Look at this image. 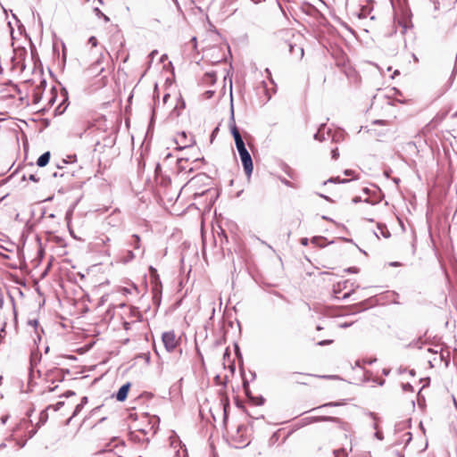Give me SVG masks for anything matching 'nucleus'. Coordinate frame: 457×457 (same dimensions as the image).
<instances>
[{
	"mask_svg": "<svg viewBox=\"0 0 457 457\" xmlns=\"http://www.w3.org/2000/svg\"><path fill=\"white\" fill-rule=\"evenodd\" d=\"M27 49L22 46L13 48V55L11 59L12 68L13 70L19 69L21 72L26 69L25 59L27 57Z\"/></svg>",
	"mask_w": 457,
	"mask_h": 457,
	"instance_id": "1",
	"label": "nucleus"
},
{
	"mask_svg": "<svg viewBox=\"0 0 457 457\" xmlns=\"http://www.w3.org/2000/svg\"><path fill=\"white\" fill-rule=\"evenodd\" d=\"M321 421H331L337 423L338 427L344 430H347L348 424L344 422L342 420L337 417L332 416H313V417H306L302 420L303 425H309L314 422H321Z\"/></svg>",
	"mask_w": 457,
	"mask_h": 457,
	"instance_id": "2",
	"label": "nucleus"
},
{
	"mask_svg": "<svg viewBox=\"0 0 457 457\" xmlns=\"http://www.w3.org/2000/svg\"><path fill=\"white\" fill-rule=\"evenodd\" d=\"M237 150L240 156V160H241L242 165L244 167V170H245L246 176L248 178H250L252 175V172H253V169L252 156L249 154V152L245 146L241 147Z\"/></svg>",
	"mask_w": 457,
	"mask_h": 457,
	"instance_id": "3",
	"label": "nucleus"
},
{
	"mask_svg": "<svg viewBox=\"0 0 457 457\" xmlns=\"http://www.w3.org/2000/svg\"><path fill=\"white\" fill-rule=\"evenodd\" d=\"M162 344L169 353H172L179 345V339L177 338L173 330L163 332L162 335Z\"/></svg>",
	"mask_w": 457,
	"mask_h": 457,
	"instance_id": "4",
	"label": "nucleus"
},
{
	"mask_svg": "<svg viewBox=\"0 0 457 457\" xmlns=\"http://www.w3.org/2000/svg\"><path fill=\"white\" fill-rule=\"evenodd\" d=\"M315 140L320 142H324L328 139H331L332 141H336V135L332 134L330 129H327L326 123H321L317 130V132L313 136Z\"/></svg>",
	"mask_w": 457,
	"mask_h": 457,
	"instance_id": "5",
	"label": "nucleus"
},
{
	"mask_svg": "<svg viewBox=\"0 0 457 457\" xmlns=\"http://www.w3.org/2000/svg\"><path fill=\"white\" fill-rule=\"evenodd\" d=\"M230 120L232 122V124H230V131H231V134H232L233 138L235 140V144H236L237 149H239L241 147L245 146V142L243 140V137H242V136H241L237 127L235 124L233 107L231 108V118H230Z\"/></svg>",
	"mask_w": 457,
	"mask_h": 457,
	"instance_id": "6",
	"label": "nucleus"
},
{
	"mask_svg": "<svg viewBox=\"0 0 457 457\" xmlns=\"http://www.w3.org/2000/svg\"><path fill=\"white\" fill-rule=\"evenodd\" d=\"M286 46L288 47L289 53L296 59L301 60L303 57L304 51L301 46L291 41L286 43Z\"/></svg>",
	"mask_w": 457,
	"mask_h": 457,
	"instance_id": "7",
	"label": "nucleus"
},
{
	"mask_svg": "<svg viewBox=\"0 0 457 457\" xmlns=\"http://www.w3.org/2000/svg\"><path fill=\"white\" fill-rule=\"evenodd\" d=\"M158 424H159V418L153 417L150 419L149 423L145 428H138L137 431L141 432L143 435H147L150 432H152L153 434H155Z\"/></svg>",
	"mask_w": 457,
	"mask_h": 457,
	"instance_id": "8",
	"label": "nucleus"
},
{
	"mask_svg": "<svg viewBox=\"0 0 457 457\" xmlns=\"http://www.w3.org/2000/svg\"><path fill=\"white\" fill-rule=\"evenodd\" d=\"M129 388H130V383L129 382L122 385L120 387V389L118 390V392L116 393V399H117V401L124 402L127 399V397H128V394H129Z\"/></svg>",
	"mask_w": 457,
	"mask_h": 457,
	"instance_id": "9",
	"label": "nucleus"
},
{
	"mask_svg": "<svg viewBox=\"0 0 457 457\" xmlns=\"http://www.w3.org/2000/svg\"><path fill=\"white\" fill-rule=\"evenodd\" d=\"M186 140H187V134H186V132L183 131L179 135V138L176 139V144L179 145L178 146L179 149H185V148L191 146L192 139L189 140V143L186 142Z\"/></svg>",
	"mask_w": 457,
	"mask_h": 457,
	"instance_id": "10",
	"label": "nucleus"
},
{
	"mask_svg": "<svg viewBox=\"0 0 457 457\" xmlns=\"http://www.w3.org/2000/svg\"><path fill=\"white\" fill-rule=\"evenodd\" d=\"M128 244L135 250H141V239L139 236L137 234H134L130 237V239L128 241Z\"/></svg>",
	"mask_w": 457,
	"mask_h": 457,
	"instance_id": "11",
	"label": "nucleus"
},
{
	"mask_svg": "<svg viewBox=\"0 0 457 457\" xmlns=\"http://www.w3.org/2000/svg\"><path fill=\"white\" fill-rule=\"evenodd\" d=\"M50 157H51L50 152H46V153L42 154L37 161V166L45 167L49 162Z\"/></svg>",
	"mask_w": 457,
	"mask_h": 457,
	"instance_id": "12",
	"label": "nucleus"
},
{
	"mask_svg": "<svg viewBox=\"0 0 457 457\" xmlns=\"http://www.w3.org/2000/svg\"><path fill=\"white\" fill-rule=\"evenodd\" d=\"M48 420V412L47 409L43 410L39 414V420L37 423L36 424L37 428H40L41 426L45 425Z\"/></svg>",
	"mask_w": 457,
	"mask_h": 457,
	"instance_id": "13",
	"label": "nucleus"
},
{
	"mask_svg": "<svg viewBox=\"0 0 457 457\" xmlns=\"http://www.w3.org/2000/svg\"><path fill=\"white\" fill-rule=\"evenodd\" d=\"M130 317L135 318L137 321H141L143 315L137 307H131L129 312Z\"/></svg>",
	"mask_w": 457,
	"mask_h": 457,
	"instance_id": "14",
	"label": "nucleus"
},
{
	"mask_svg": "<svg viewBox=\"0 0 457 457\" xmlns=\"http://www.w3.org/2000/svg\"><path fill=\"white\" fill-rule=\"evenodd\" d=\"M378 229L379 230L381 236H383L385 238L391 237V234L385 224L378 223Z\"/></svg>",
	"mask_w": 457,
	"mask_h": 457,
	"instance_id": "15",
	"label": "nucleus"
},
{
	"mask_svg": "<svg viewBox=\"0 0 457 457\" xmlns=\"http://www.w3.org/2000/svg\"><path fill=\"white\" fill-rule=\"evenodd\" d=\"M350 181V179H340L339 177H332L330 179H328V180L324 181V185H326L327 183H342V184H345V183H348Z\"/></svg>",
	"mask_w": 457,
	"mask_h": 457,
	"instance_id": "16",
	"label": "nucleus"
},
{
	"mask_svg": "<svg viewBox=\"0 0 457 457\" xmlns=\"http://www.w3.org/2000/svg\"><path fill=\"white\" fill-rule=\"evenodd\" d=\"M342 403H339V402H329V403H324L317 408H312L310 411H314L316 410H320V409H323V408H326V407H335V406H339L341 405Z\"/></svg>",
	"mask_w": 457,
	"mask_h": 457,
	"instance_id": "17",
	"label": "nucleus"
},
{
	"mask_svg": "<svg viewBox=\"0 0 457 457\" xmlns=\"http://www.w3.org/2000/svg\"><path fill=\"white\" fill-rule=\"evenodd\" d=\"M135 257H136V253H135L133 251H131V250H127V251H126V254H125V256L123 257L122 262H123L124 263H127V262H129L132 261L133 259H135Z\"/></svg>",
	"mask_w": 457,
	"mask_h": 457,
	"instance_id": "18",
	"label": "nucleus"
},
{
	"mask_svg": "<svg viewBox=\"0 0 457 457\" xmlns=\"http://www.w3.org/2000/svg\"><path fill=\"white\" fill-rule=\"evenodd\" d=\"M206 83L214 84L216 81V75L214 72H207L204 75Z\"/></svg>",
	"mask_w": 457,
	"mask_h": 457,
	"instance_id": "19",
	"label": "nucleus"
},
{
	"mask_svg": "<svg viewBox=\"0 0 457 457\" xmlns=\"http://www.w3.org/2000/svg\"><path fill=\"white\" fill-rule=\"evenodd\" d=\"M161 284H155V286L153 288V291H154V301H156L158 299V301L160 302V295H161Z\"/></svg>",
	"mask_w": 457,
	"mask_h": 457,
	"instance_id": "20",
	"label": "nucleus"
},
{
	"mask_svg": "<svg viewBox=\"0 0 457 457\" xmlns=\"http://www.w3.org/2000/svg\"><path fill=\"white\" fill-rule=\"evenodd\" d=\"M247 428L245 425H239L237 429V436L240 438L243 437V434L246 432Z\"/></svg>",
	"mask_w": 457,
	"mask_h": 457,
	"instance_id": "21",
	"label": "nucleus"
},
{
	"mask_svg": "<svg viewBox=\"0 0 457 457\" xmlns=\"http://www.w3.org/2000/svg\"><path fill=\"white\" fill-rule=\"evenodd\" d=\"M94 12H95L96 16L103 17L105 21H110L109 17L106 16L105 14H104L98 7H96L94 9Z\"/></svg>",
	"mask_w": 457,
	"mask_h": 457,
	"instance_id": "22",
	"label": "nucleus"
},
{
	"mask_svg": "<svg viewBox=\"0 0 457 457\" xmlns=\"http://www.w3.org/2000/svg\"><path fill=\"white\" fill-rule=\"evenodd\" d=\"M64 405V402H58L54 405H49L46 409H51L53 408L54 411H59L62 406Z\"/></svg>",
	"mask_w": 457,
	"mask_h": 457,
	"instance_id": "23",
	"label": "nucleus"
},
{
	"mask_svg": "<svg viewBox=\"0 0 457 457\" xmlns=\"http://www.w3.org/2000/svg\"><path fill=\"white\" fill-rule=\"evenodd\" d=\"M83 408H84V407L82 406V404H79H79H77V405H76V407H75V409H74V411H73V413H72V415H71V419H72V418L76 417V416H77V415L81 411V410H82Z\"/></svg>",
	"mask_w": 457,
	"mask_h": 457,
	"instance_id": "24",
	"label": "nucleus"
},
{
	"mask_svg": "<svg viewBox=\"0 0 457 457\" xmlns=\"http://www.w3.org/2000/svg\"><path fill=\"white\" fill-rule=\"evenodd\" d=\"M251 401L253 402L256 405H262L265 400L262 396H258L254 397V399Z\"/></svg>",
	"mask_w": 457,
	"mask_h": 457,
	"instance_id": "25",
	"label": "nucleus"
},
{
	"mask_svg": "<svg viewBox=\"0 0 457 457\" xmlns=\"http://www.w3.org/2000/svg\"><path fill=\"white\" fill-rule=\"evenodd\" d=\"M99 240L101 241V243H98V244L102 245H106L107 243H109L111 241V239L108 236H104V237H100Z\"/></svg>",
	"mask_w": 457,
	"mask_h": 457,
	"instance_id": "26",
	"label": "nucleus"
},
{
	"mask_svg": "<svg viewBox=\"0 0 457 457\" xmlns=\"http://www.w3.org/2000/svg\"><path fill=\"white\" fill-rule=\"evenodd\" d=\"M186 162L183 158H179L178 160V168L180 171L186 170V167L183 165V163Z\"/></svg>",
	"mask_w": 457,
	"mask_h": 457,
	"instance_id": "27",
	"label": "nucleus"
},
{
	"mask_svg": "<svg viewBox=\"0 0 457 457\" xmlns=\"http://www.w3.org/2000/svg\"><path fill=\"white\" fill-rule=\"evenodd\" d=\"M332 343H333L332 339H326V340H321V341L318 342L317 345H320V346H325V345H331Z\"/></svg>",
	"mask_w": 457,
	"mask_h": 457,
	"instance_id": "28",
	"label": "nucleus"
},
{
	"mask_svg": "<svg viewBox=\"0 0 457 457\" xmlns=\"http://www.w3.org/2000/svg\"><path fill=\"white\" fill-rule=\"evenodd\" d=\"M88 43L92 46H96L98 42H97V39L96 37L92 36L89 37L88 39Z\"/></svg>",
	"mask_w": 457,
	"mask_h": 457,
	"instance_id": "29",
	"label": "nucleus"
},
{
	"mask_svg": "<svg viewBox=\"0 0 457 457\" xmlns=\"http://www.w3.org/2000/svg\"><path fill=\"white\" fill-rule=\"evenodd\" d=\"M38 428H37V427L35 426V428H33V429H31V430H29V431H28V436H29V438H32V437L37 434V429H38Z\"/></svg>",
	"mask_w": 457,
	"mask_h": 457,
	"instance_id": "30",
	"label": "nucleus"
},
{
	"mask_svg": "<svg viewBox=\"0 0 457 457\" xmlns=\"http://www.w3.org/2000/svg\"><path fill=\"white\" fill-rule=\"evenodd\" d=\"M331 157L334 160H337L339 157V153H338V149L337 148L332 149V151H331Z\"/></svg>",
	"mask_w": 457,
	"mask_h": 457,
	"instance_id": "31",
	"label": "nucleus"
},
{
	"mask_svg": "<svg viewBox=\"0 0 457 457\" xmlns=\"http://www.w3.org/2000/svg\"><path fill=\"white\" fill-rule=\"evenodd\" d=\"M403 389L404 391H412L413 387L410 383H405V384H403Z\"/></svg>",
	"mask_w": 457,
	"mask_h": 457,
	"instance_id": "32",
	"label": "nucleus"
},
{
	"mask_svg": "<svg viewBox=\"0 0 457 457\" xmlns=\"http://www.w3.org/2000/svg\"><path fill=\"white\" fill-rule=\"evenodd\" d=\"M29 179L31 180V181H34V182L39 181V178L37 177V175H35V174H30L29 176Z\"/></svg>",
	"mask_w": 457,
	"mask_h": 457,
	"instance_id": "33",
	"label": "nucleus"
},
{
	"mask_svg": "<svg viewBox=\"0 0 457 457\" xmlns=\"http://www.w3.org/2000/svg\"><path fill=\"white\" fill-rule=\"evenodd\" d=\"M265 72L267 73L268 79L270 80L271 83H274L273 79L271 77V72L269 68L265 69Z\"/></svg>",
	"mask_w": 457,
	"mask_h": 457,
	"instance_id": "34",
	"label": "nucleus"
},
{
	"mask_svg": "<svg viewBox=\"0 0 457 457\" xmlns=\"http://www.w3.org/2000/svg\"><path fill=\"white\" fill-rule=\"evenodd\" d=\"M243 388H244V391L249 390V383L246 379L243 380Z\"/></svg>",
	"mask_w": 457,
	"mask_h": 457,
	"instance_id": "35",
	"label": "nucleus"
},
{
	"mask_svg": "<svg viewBox=\"0 0 457 457\" xmlns=\"http://www.w3.org/2000/svg\"><path fill=\"white\" fill-rule=\"evenodd\" d=\"M347 272H350V273H357L358 272V269L356 267H350L346 270Z\"/></svg>",
	"mask_w": 457,
	"mask_h": 457,
	"instance_id": "36",
	"label": "nucleus"
},
{
	"mask_svg": "<svg viewBox=\"0 0 457 457\" xmlns=\"http://www.w3.org/2000/svg\"><path fill=\"white\" fill-rule=\"evenodd\" d=\"M351 325H352V323L344 322V323H340L338 326L341 328H349Z\"/></svg>",
	"mask_w": 457,
	"mask_h": 457,
	"instance_id": "37",
	"label": "nucleus"
},
{
	"mask_svg": "<svg viewBox=\"0 0 457 457\" xmlns=\"http://www.w3.org/2000/svg\"><path fill=\"white\" fill-rule=\"evenodd\" d=\"M319 196L323 198V199H325L328 202H332V199L329 196H328V195H325L323 194H319Z\"/></svg>",
	"mask_w": 457,
	"mask_h": 457,
	"instance_id": "38",
	"label": "nucleus"
},
{
	"mask_svg": "<svg viewBox=\"0 0 457 457\" xmlns=\"http://www.w3.org/2000/svg\"><path fill=\"white\" fill-rule=\"evenodd\" d=\"M344 174H345V176H353V175L354 174V171H353V170H345L344 171Z\"/></svg>",
	"mask_w": 457,
	"mask_h": 457,
	"instance_id": "39",
	"label": "nucleus"
},
{
	"mask_svg": "<svg viewBox=\"0 0 457 457\" xmlns=\"http://www.w3.org/2000/svg\"><path fill=\"white\" fill-rule=\"evenodd\" d=\"M87 403V396H83L81 398V401H80L79 404H82V406L84 407Z\"/></svg>",
	"mask_w": 457,
	"mask_h": 457,
	"instance_id": "40",
	"label": "nucleus"
},
{
	"mask_svg": "<svg viewBox=\"0 0 457 457\" xmlns=\"http://www.w3.org/2000/svg\"><path fill=\"white\" fill-rule=\"evenodd\" d=\"M375 436H376L378 440H382V439H383V435H382V433H381V432H379V431H377V432L375 433Z\"/></svg>",
	"mask_w": 457,
	"mask_h": 457,
	"instance_id": "41",
	"label": "nucleus"
},
{
	"mask_svg": "<svg viewBox=\"0 0 457 457\" xmlns=\"http://www.w3.org/2000/svg\"><path fill=\"white\" fill-rule=\"evenodd\" d=\"M130 325H131L130 322L124 321V323H123L124 329H126V330L129 329L130 328Z\"/></svg>",
	"mask_w": 457,
	"mask_h": 457,
	"instance_id": "42",
	"label": "nucleus"
},
{
	"mask_svg": "<svg viewBox=\"0 0 457 457\" xmlns=\"http://www.w3.org/2000/svg\"><path fill=\"white\" fill-rule=\"evenodd\" d=\"M392 172L391 169H387V170H384V175L386 177V178H389L390 177V173Z\"/></svg>",
	"mask_w": 457,
	"mask_h": 457,
	"instance_id": "43",
	"label": "nucleus"
},
{
	"mask_svg": "<svg viewBox=\"0 0 457 457\" xmlns=\"http://www.w3.org/2000/svg\"><path fill=\"white\" fill-rule=\"evenodd\" d=\"M245 395H247V397L250 399V400H253L254 399V396H252L251 395V391L250 389L247 390V391H245Z\"/></svg>",
	"mask_w": 457,
	"mask_h": 457,
	"instance_id": "44",
	"label": "nucleus"
},
{
	"mask_svg": "<svg viewBox=\"0 0 457 457\" xmlns=\"http://www.w3.org/2000/svg\"><path fill=\"white\" fill-rule=\"evenodd\" d=\"M361 201V199L360 196H355V197L353 198V203H354V204H357V203H359Z\"/></svg>",
	"mask_w": 457,
	"mask_h": 457,
	"instance_id": "45",
	"label": "nucleus"
},
{
	"mask_svg": "<svg viewBox=\"0 0 457 457\" xmlns=\"http://www.w3.org/2000/svg\"><path fill=\"white\" fill-rule=\"evenodd\" d=\"M301 244H302L303 245H307V244H308V238H306V237L302 238V239H301Z\"/></svg>",
	"mask_w": 457,
	"mask_h": 457,
	"instance_id": "46",
	"label": "nucleus"
},
{
	"mask_svg": "<svg viewBox=\"0 0 457 457\" xmlns=\"http://www.w3.org/2000/svg\"><path fill=\"white\" fill-rule=\"evenodd\" d=\"M281 181H282V183H283V184H285L286 186H287V187H291V182H290V181H288V180H287V179H282Z\"/></svg>",
	"mask_w": 457,
	"mask_h": 457,
	"instance_id": "47",
	"label": "nucleus"
},
{
	"mask_svg": "<svg viewBox=\"0 0 457 457\" xmlns=\"http://www.w3.org/2000/svg\"><path fill=\"white\" fill-rule=\"evenodd\" d=\"M9 419V416L8 415H5V416H3L1 418V420H2V423H5L7 421V420Z\"/></svg>",
	"mask_w": 457,
	"mask_h": 457,
	"instance_id": "48",
	"label": "nucleus"
},
{
	"mask_svg": "<svg viewBox=\"0 0 457 457\" xmlns=\"http://www.w3.org/2000/svg\"><path fill=\"white\" fill-rule=\"evenodd\" d=\"M400 265H401V263L398 262H390V266H393V267H397V266H400Z\"/></svg>",
	"mask_w": 457,
	"mask_h": 457,
	"instance_id": "49",
	"label": "nucleus"
},
{
	"mask_svg": "<svg viewBox=\"0 0 457 457\" xmlns=\"http://www.w3.org/2000/svg\"><path fill=\"white\" fill-rule=\"evenodd\" d=\"M68 158L70 159V162H75L76 161V155H70L68 156Z\"/></svg>",
	"mask_w": 457,
	"mask_h": 457,
	"instance_id": "50",
	"label": "nucleus"
},
{
	"mask_svg": "<svg viewBox=\"0 0 457 457\" xmlns=\"http://www.w3.org/2000/svg\"><path fill=\"white\" fill-rule=\"evenodd\" d=\"M46 81L45 79H43L41 81L40 86L38 87H43L44 88L46 87Z\"/></svg>",
	"mask_w": 457,
	"mask_h": 457,
	"instance_id": "51",
	"label": "nucleus"
},
{
	"mask_svg": "<svg viewBox=\"0 0 457 457\" xmlns=\"http://www.w3.org/2000/svg\"><path fill=\"white\" fill-rule=\"evenodd\" d=\"M375 124H385V120H377L374 121Z\"/></svg>",
	"mask_w": 457,
	"mask_h": 457,
	"instance_id": "52",
	"label": "nucleus"
},
{
	"mask_svg": "<svg viewBox=\"0 0 457 457\" xmlns=\"http://www.w3.org/2000/svg\"><path fill=\"white\" fill-rule=\"evenodd\" d=\"M40 97L37 96L36 94L34 95V103H37L39 101Z\"/></svg>",
	"mask_w": 457,
	"mask_h": 457,
	"instance_id": "53",
	"label": "nucleus"
},
{
	"mask_svg": "<svg viewBox=\"0 0 457 457\" xmlns=\"http://www.w3.org/2000/svg\"><path fill=\"white\" fill-rule=\"evenodd\" d=\"M321 237H314L312 239V243H316L317 241H319Z\"/></svg>",
	"mask_w": 457,
	"mask_h": 457,
	"instance_id": "54",
	"label": "nucleus"
},
{
	"mask_svg": "<svg viewBox=\"0 0 457 457\" xmlns=\"http://www.w3.org/2000/svg\"><path fill=\"white\" fill-rule=\"evenodd\" d=\"M105 253L109 256L111 255L110 246H108L107 249L105 250Z\"/></svg>",
	"mask_w": 457,
	"mask_h": 457,
	"instance_id": "55",
	"label": "nucleus"
},
{
	"mask_svg": "<svg viewBox=\"0 0 457 457\" xmlns=\"http://www.w3.org/2000/svg\"><path fill=\"white\" fill-rule=\"evenodd\" d=\"M420 342H421V338H419L417 343L414 344V345L418 346L419 348H421V345H419Z\"/></svg>",
	"mask_w": 457,
	"mask_h": 457,
	"instance_id": "56",
	"label": "nucleus"
},
{
	"mask_svg": "<svg viewBox=\"0 0 457 457\" xmlns=\"http://www.w3.org/2000/svg\"><path fill=\"white\" fill-rule=\"evenodd\" d=\"M169 97H170V95L169 94H165L163 96V101L166 102Z\"/></svg>",
	"mask_w": 457,
	"mask_h": 457,
	"instance_id": "57",
	"label": "nucleus"
},
{
	"mask_svg": "<svg viewBox=\"0 0 457 457\" xmlns=\"http://www.w3.org/2000/svg\"><path fill=\"white\" fill-rule=\"evenodd\" d=\"M351 293H345L344 295H343V299H346L350 296Z\"/></svg>",
	"mask_w": 457,
	"mask_h": 457,
	"instance_id": "58",
	"label": "nucleus"
},
{
	"mask_svg": "<svg viewBox=\"0 0 457 457\" xmlns=\"http://www.w3.org/2000/svg\"><path fill=\"white\" fill-rule=\"evenodd\" d=\"M399 73H400V72H399V71H398V70H395V71H394V74H393L392 78H395V76L399 75Z\"/></svg>",
	"mask_w": 457,
	"mask_h": 457,
	"instance_id": "59",
	"label": "nucleus"
},
{
	"mask_svg": "<svg viewBox=\"0 0 457 457\" xmlns=\"http://www.w3.org/2000/svg\"><path fill=\"white\" fill-rule=\"evenodd\" d=\"M254 4H260L262 2H264L265 0H252Z\"/></svg>",
	"mask_w": 457,
	"mask_h": 457,
	"instance_id": "60",
	"label": "nucleus"
},
{
	"mask_svg": "<svg viewBox=\"0 0 457 457\" xmlns=\"http://www.w3.org/2000/svg\"><path fill=\"white\" fill-rule=\"evenodd\" d=\"M322 220H332L331 219H329L328 217L323 215L321 216Z\"/></svg>",
	"mask_w": 457,
	"mask_h": 457,
	"instance_id": "61",
	"label": "nucleus"
},
{
	"mask_svg": "<svg viewBox=\"0 0 457 457\" xmlns=\"http://www.w3.org/2000/svg\"><path fill=\"white\" fill-rule=\"evenodd\" d=\"M55 101V97H52L50 100H49V104H53Z\"/></svg>",
	"mask_w": 457,
	"mask_h": 457,
	"instance_id": "62",
	"label": "nucleus"
},
{
	"mask_svg": "<svg viewBox=\"0 0 457 457\" xmlns=\"http://www.w3.org/2000/svg\"><path fill=\"white\" fill-rule=\"evenodd\" d=\"M393 180H394V182H395V183H396V184H398V183L400 182V179H398V178H394V179H393Z\"/></svg>",
	"mask_w": 457,
	"mask_h": 457,
	"instance_id": "63",
	"label": "nucleus"
},
{
	"mask_svg": "<svg viewBox=\"0 0 457 457\" xmlns=\"http://www.w3.org/2000/svg\"><path fill=\"white\" fill-rule=\"evenodd\" d=\"M33 411H34L33 409H32V410L28 411L27 415H28V416H30V415L32 414Z\"/></svg>",
	"mask_w": 457,
	"mask_h": 457,
	"instance_id": "64",
	"label": "nucleus"
}]
</instances>
